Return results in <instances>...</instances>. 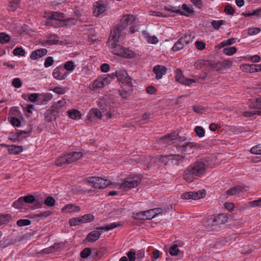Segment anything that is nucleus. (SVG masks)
Returning a JSON list of instances; mask_svg holds the SVG:
<instances>
[{
	"mask_svg": "<svg viewBox=\"0 0 261 261\" xmlns=\"http://www.w3.org/2000/svg\"><path fill=\"white\" fill-rule=\"evenodd\" d=\"M134 20L135 17L133 15H125L121 19L117 27L111 31L108 41V45L112 49L114 54L125 58H132L135 57L134 51L118 44L121 31L131 24Z\"/></svg>",
	"mask_w": 261,
	"mask_h": 261,
	"instance_id": "nucleus-1",
	"label": "nucleus"
},
{
	"mask_svg": "<svg viewBox=\"0 0 261 261\" xmlns=\"http://www.w3.org/2000/svg\"><path fill=\"white\" fill-rule=\"evenodd\" d=\"M207 165L202 160L191 163L184 171L182 178L188 182H192L199 177L203 176L206 171Z\"/></svg>",
	"mask_w": 261,
	"mask_h": 261,
	"instance_id": "nucleus-2",
	"label": "nucleus"
},
{
	"mask_svg": "<svg viewBox=\"0 0 261 261\" xmlns=\"http://www.w3.org/2000/svg\"><path fill=\"white\" fill-rule=\"evenodd\" d=\"M46 17H47L46 21L47 25L58 27L60 26L61 23L63 21L64 16L63 13L58 12H52L48 14Z\"/></svg>",
	"mask_w": 261,
	"mask_h": 261,
	"instance_id": "nucleus-3",
	"label": "nucleus"
},
{
	"mask_svg": "<svg viewBox=\"0 0 261 261\" xmlns=\"http://www.w3.org/2000/svg\"><path fill=\"white\" fill-rule=\"evenodd\" d=\"M140 182V179L139 177L130 176L124 178L120 185L119 189L123 190L131 189L138 186Z\"/></svg>",
	"mask_w": 261,
	"mask_h": 261,
	"instance_id": "nucleus-4",
	"label": "nucleus"
},
{
	"mask_svg": "<svg viewBox=\"0 0 261 261\" xmlns=\"http://www.w3.org/2000/svg\"><path fill=\"white\" fill-rule=\"evenodd\" d=\"M88 182L92 184L95 189H104L110 185V181L99 177L91 176L86 178Z\"/></svg>",
	"mask_w": 261,
	"mask_h": 261,
	"instance_id": "nucleus-5",
	"label": "nucleus"
},
{
	"mask_svg": "<svg viewBox=\"0 0 261 261\" xmlns=\"http://www.w3.org/2000/svg\"><path fill=\"white\" fill-rule=\"evenodd\" d=\"M192 41V38L191 34L186 33L175 43L172 49L174 51L181 50Z\"/></svg>",
	"mask_w": 261,
	"mask_h": 261,
	"instance_id": "nucleus-6",
	"label": "nucleus"
},
{
	"mask_svg": "<svg viewBox=\"0 0 261 261\" xmlns=\"http://www.w3.org/2000/svg\"><path fill=\"white\" fill-rule=\"evenodd\" d=\"M115 74L118 81L121 82L122 85H132V78L128 75L125 70H117Z\"/></svg>",
	"mask_w": 261,
	"mask_h": 261,
	"instance_id": "nucleus-7",
	"label": "nucleus"
},
{
	"mask_svg": "<svg viewBox=\"0 0 261 261\" xmlns=\"http://www.w3.org/2000/svg\"><path fill=\"white\" fill-rule=\"evenodd\" d=\"M175 79L176 81L185 85H190L191 83H196L194 79L186 78L180 69H177L176 71Z\"/></svg>",
	"mask_w": 261,
	"mask_h": 261,
	"instance_id": "nucleus-8",
	"label": "nucleus"
},
{
	"mask_svg": "<svg viewBox=\"0 0 261 261\" xmlns=\"http://www.w3.org/2000/svg\"><path fill=\"white\" fill-rule=\"evenodd\" d=\"M107 10V5L102 2H96L93 5V14L95 16H99Z\"/></svg>",
	"mask_w": 261,
	"mask_h": 261,
	"instance_id": "nucleus-9",
	"label": "nucleus"
},
{
	"mask_svg": "<svg viewBox=\"0 0 261 261\" xmlns=\"http://www.w3.org/2000/svg\"><path fill=\"white\" fill-rule=\"evenodd\" d=\"M121 89L118 92L120 95L124 99H127L133 93V88L132 85H122Z\"/></svg>",
	"mask_w": 261,
	"mask_h": 261,
	"instance_id": "nucleus-10",
	"label": "nucleus"
},
{
	"mask_svg": "<svg viewBox=\"0 0 261 261\" xmlns=\"http://www.w3.org/2000/svg\"><path fill=\"white\" fill-rule=\"evenodd\" d=\"M66 101L64 99L59 100L53 105L50 109L59 116L60 113H62L66 108Z\"/></svg>",
	"mask_w": 261,
	"mask_h": 261,
	"instance_id": "nucleus-11",
	"label": "nucleus"
},
{
	"mask_svg": "<svg viewBox=\"0 0 261 261\" xmlns=\"http://www.w3.org/2000/svg\"><path fill=\"white\" fill-rule=\"evenodd\" d=\"M53 76L56 80H63L66 77L67 73L62 66H59L53 70Z\"/></svg>",
	"mask_w": 261,
	"mask_h": 261,
	"instance_id": "nucleus-12",
	"label": "nucleus"
},
{
	"mask_svg": "<svg viewBox=\"0 0 261 261\" xmlns=\"http://www.w3.org/2000/svg\"><path fill=\"white\" fill-rule=\"evenodd\" d=\"M66 155L68 164H71L82 158L83 154L81 151H73L70 152Z\"/></svg>",
	"mask_w": 261,
	"mask_h": 261,
	"instance_id": "nucleus-13",
	"label": "nucleus"
},
{
	"mask_svg": "<svg viewBox=\"0 0 261 261\" xmlns=\"http://www.w3.org/2000/svg\"><path fill=\"white\" fill-rule=\"evenodd\" d=\"M47 53V50L46 48L38 49L32 52L30 58L33 60H37L46 55Z\"/></svg>",
	"mask_w": 261,
	"mask_h": 261,
	"instance_id": "nucleus-14",
	"label": "nucleus"
},
{
	"mask_svg": "<svg viewBox=\"0 0 261 261\" xmlns=\"http://www.w3.org/2000/svg\"><path fill=\"white\" fill-rule=\"evenodd\" d=\"M166 67L162 65H156L153 68V72L155 74L157 80L161 79L166 73Z\"/></svg>",
	"mask_w": 261,
	"mask_h": 261,
	"instance_id": "nucleus-15",
	"label": "nucleus"
},
{
	"mask_svg": "<svg viewBox=\"0 0 261 261\" xmlns=\"http://www.w3.org/2000/svg\"><path fill=\"white\" fill-rule=\"evenodd\" d=\"M198 145L193 142H188L185 145H178L177 146V149L178 151H180L182 153H188V149H192L193 148H197Z\"/></svg>",
	"mask_w": 261,
	"mask_h": 261,
	"instance_id": "nucleus-16",
	"label": "nucleus"
},
{
	"mask_svg": "<svg viewBox=\"0 0 261 261\" xmlns=\"http://www.w3.org/2000/svg\"><path fill=\"white\" fill-rule=\"evenodd\" d=\"M185 156L183 155L182 154H169L167 155L166 156H162V158H167L169 160H171L172 161H175V165L176 166L179 165V162L183 161L184 159H185Z\"/></svg>",
	"mask_w": 261,
	"mask_h": 261,
	"instance_id": "nucleus-17",
	"label": "nucleus"
},
{
	"mask_svg": "<svg viewBox=\"0 0 261 261\" xmlns=\"http://www.w3.org/2000/svg\"><path fill=\"white\" fill-rule=\"evenodd\" d=\"M80 207L73 204H68L65 205L62 209L63 212L65 213H72L80 211Z\"/></svg>",
	"mask_w": 261,
	"mask_h": 261,
	"instance_id": "nucleus-18",
	"label": "nucleus"
},
{
	"mask_svg": "<svg viewBox=\"0 0 261 261\" xmlns=\"http://www.w3.org/2000/svg\"><path fill=\"white\" fill-rule=\"evenodd\" d=\"M101 233L98 231L94 230L90 232L86 238L85 241L93 242L97 241L100 237Z\"/></svg>",
	"mask_w": 261,
	"mask_h": 261,
	"instance_id": "nucleus-19",
	"label": "nucleus"
},
{
	"mask_svg": "<svg viewBox=\"0 0 261 261\" xmlns=\"http://www.w3.org/2000/svg\"><path fill=\"white\" fill-rule=\"evenodd\" d=\"M39 103L41 105H46L53 98V95L50 93L39 94Z\"/></svg>",
	"mask_w": 261,
	"mask_h": 261,
	"instance_id": "nucleus-20",
	"label": "nucleus"
},
{
	"mask_svg": "<svg viewBox=\"0 0 261 261\" xmlns=\"http://www.w3.org/2000/svg\"><path fill=\"white\" fill-rule=\"evenodd\" d=\"M8 152L10 154H18L23 151V147L22 146H17L12 145L11 146H7Z\"/></svg>",
	"mask_w": 261,
	"mask_h": 261,
	"instance_id": "nucleus-21",
	"label": "nucleus"
},
{
	"mask_svg": "<svg viewBox=\"0 0 261 261\" xmlns=\"http://www.w3.org/2000/svg\"><path fill=\"white\" fill-rule=\"evenodd\" d=\"M171 135H173V132L168 134L164 137L159 139V143L160 144L171 145L174 144V141L171 140Z\"/></svg>",
	"mask_w": 261,
	"mask_h": 261,
	"instance_id": "nucleus-22",
	"label": "nucleus"
},
{
	"mask_svg": "<svg viewBox=\"0 0 261 261\" xmlns=\"http://www.w3.org/2000/svg\"><path fill=\"white\" fill-rule=\"evenodd\" d=\"M44 115L45 120L47 122L54 121L59 116L50 108L46 111Z\"/></svg>",
	"mask_w": 261,
	"mask_h": 261,
	"instance_id": "nucleus-23",
	"label": "nucleus"
},
{
	"mask_svg": "<svg viewBox=\"0 0 261 261\" xmlns=\"http://www.w3.org/2000/svg\"><path fill=\"white\" fill-rule=\"evenodd\" d=\"M228 217L224 214L217 216L214 219V222L216 225H221L227 222Z\"/></svg>",
	"mask_w": 261,
	"mask_h": 261,
	"instance_id": "nucleus-24",
	"label": "nucleus"
},
{
	"mask_svg": "<svg viewBox=\"0 0 261 261\" xmlns=\"http://www.w3.org/2000/svg\"><path fill=\"white\" fill-rule=\"evenodd\" d=\"M181 198L184 199H194L196 200L199 199L198 194L197 192L192 191L183 193L181 195Z\"/></svg>",
	"mask_w": 261,
	"mask_h": 261,
	"instance_id": "nucleus-25",
	"label": "nucleus"
},
{
	"mask_svg": "<svg viewBox=\"0 0 261 261\" xmlns=\"http://www.w3.org/2000/svg\"><path fill=\"white\" fill-rule=\"evenodd\" d=\"M103 82L100 77L98 78L95 80L92 85H90V88L92 90H95L96 88H102L104 87Z\"/></svg>",
	"mask_w": 261,
	"mask_h": 261,
	"instance_id": "nucleus-26",
	"label": "nucleus"
},
{
	"mask_svg": "<svg viewBox=\"0 0 261 261\" xmlns=\"http://www.w3.org/2000/svg\"><path fill=\"white\" fill-rule=\"evenodd\" d=\"M20 134L18 132L11 133L10 134L9 139L13 142H20L24 138V137L20 136Z\"/></svg>",
	"mask_w": 261,
	"mask_h": 261,
	"instance_id": "nucleus-27",
	"label": "nucleus"
},
{
	"mask_svg": "<svg viewBox=\"0 0 261 261\" xmlns=\"http://www.w3.org/2000/svg\"><path fill=\"white\" fill-rule=\"evenodd\" d=\"M186 140V137L184 136H179L178 134L176 132H174L173 135H171V140L174 141V143L184 142Z\"/></svg>",
	"mask_w": 261,
	"mask_h": 261,
	"instance_id": "nucleus-28",
	"label": "nucleus"
},
{
	"mask_svg": "<svg viewBox=\"0 0 261 261\" xmlns=\"http://www.w3.org/2000/svg\"><path fill=\"white\" fill-rule=\"evenodd\" d=\"M121 225V224L120 223H112L109 225H107L105 227H97L96 228L97 230H104L105 231H108L111 229H113L117 227L120 226Z\"/></svg>",
	"mask_w": 261,
	"mask_h": 261,
	"instance_id": "nucleus-29",
	"label": "nucleus"
},
{
	"mask_svg": "<svg viewBox=\"0 0 261 261\" xmlns=\"http://www.w3.org/2000/svg\"><path fill=\"white\" fill-rule=\"evenodd\" d=\"M69 117L73 119H78L81 117L80 112L77 110L73 109L67 112Z\"/></svg>",
	"mask_w": 261,
	"mask_h": 261,
	"instance_id": "nucleus-30",
	"label": "nucleus"
},
{
	"mask_svg": "<svg viewBox=\"0 0 261 261\" xmlns=\"http://www.w3.org/2000/svg\"><path fill=\"white\" fill-rule=\"evenodd\" d=\"M56 165L58 167L63 166L68 164L66 155L60 156L56 161Z\"/></svg>",
	"mask_w": 261,
	"mask_h": 261,
	"instance_id": "nucleus-31",
	"label": "nucleus"
},
{
	"mask_svg": "<svg viewBox=\"0 0 261 261\" xmlns=\"http://www.w3.org/2000/svg\"><path fill=\"white\" fill-rule=\"evenodd\" d=\"M107 249L105 247H102L98 249H93L94 255L99 258L101 257L107 252Z\"/></svg>",
	"mask_w": 261,
	"mask_h": 261,
	"instance_id": "nucleus-32",
	"label": "nucleus"
},
{
	"mask_svg": "<svg viewBox=\"0 0 261 261\" xmlns=\"http://www.w3.org/2000/svg\"><path fill=\"white\" fill-rule=\"evenodd\" d=\"M58 41L59 37L56 35L53 34L48 36L46 42L48 44L51 45L57 43Z\"/></svg>",
	"mask_w": 261,
	"mask_h": 261,
	"instance_id": "nucleus-33",
	"label": "nucleus"
},
{
	"mask_svg": "<svg viewBox=\"0 0 261 261\" xmlns=\"http://www.w3.org/2000/svg\"><path fill=\"white\" fill-rule=\"evenodd\" d=\"M11 219L12 217L10 214L0 215V225L8 223Z\"/></svg>",
	"mask_w": 261,
	"mask_h": 261,
	"instance_id": "nucleus-34",
	"label": "nucleus"
},
{
	"mask_svg": "<svg viewBox=\"0 0 261 261\" xmlns=\"http://www.w3.org/2000/svg\"><path fill=\"white\" fill-rule=\"evenodd\" d=\"M251 106L256 109H261V97L252 99Z\"/></svg>",
	"mask_w": 261,
	"mask_h": 261,
	"instance_id": "nucleus-35",
	"label": "nucleus"
},
{
	"mask_svg": "<svg viewBox=\"0 0 261 261\" xmlns=\"http://www.w3.org/2000/svg\"><path fill=\"white\" fill-rule=\"evenodd\" d=\"M133 217L136 219L139 220H147V217H146V213H145V211H141L138 213H134Z\"/></svg>",
	"mask_w": 261,
	"mask_h": 261,
	"instance_id": "nucleus-36",
	"label": "nucleus"
},
{
	"mask_svg": "<svg viewBox=\"0 0 261 261\" xmlns=\"http://www.w3.org/2000/svg\"><path fill=\"white\" fill-rule=\"evenodd\" d=\"M143 34L144 35H146V37L148 38L147 42L148 43L151 44H156L158 42L159 40L156 37L154 36L149 37L148 34L146 31H143Z\"/></svg>",
	"mask_w": 261,
	"mask_h": 261,
	"instance_id": "nucleus-37",
	"label": "nucleus"
},
{
	"mask_svg": "<svg viewBox=\"0 0 261 261\" xmlns=\"http://www.w3.org/2000/svg\"><path fill=\"white\" fill-rule=\"evenodd\" d=\"M75 67V66L72 61H68L65 63L63 68L64 70L66 69L67 71H72L74 69Z\"/></svg>",
	"mask_w": 261,
	"mask_h": 261,
	"instance_id": "nucleus-38",
	"label": "nucleus"
},
{
	"mask_svg": "<svg viewBox=\"0 0 261 261\" xmlns=\"http://www.w3.org/2000/svg\"><path fill=\"white\" fill-rule=\"evenodd\" d=\"M236 38H231L228 40H224L223 42H222L220 44H219V46H220L219 47L220 48L223 47L226 45H231L236 42Z\"/></svg>",
	"mask_w": 261,
	"mask_h": 261,
	"instance_id": "nucleus-39",
	"label": "nucleus"
},
{
	"mask_svg": "<svg viewBox=\"0 0 261 261\" xmlns=\"http://www.w3.org/2000/svg\"><path fill=\"white\" fill-rule=\"evenodd\" d=\"M10 40V37L5 33H0V42L3 44L6 43Z\"/></svg>",
	"mask_w": 261,
	"mask_h": 261,
	"instance_id": "nucleus-40",
	"label": "nucleus"
},
{
	"mask_svg": "<svg viewBox=\"0 0 261 261\" xmlns=\"http://www.w3.org/2000/svg\"><path fill=\"white\" fill-rule=\"evenodd\" d=\"M59 247V244H55L54 245L50 246L49 248H45L43 250L42 252L45 254H48L51 252H54L57 250Z\"/></svg>",
	"mask_w": 261,
	"mask_h": 261,
	"instance_id": "nucleus-41",
	"label": "nucleus"
},
{
	"mask_svg": "<svg viewBox=\"0 0 261 261\" xmlns=\"http://www.w3.org/2000/svg\"><path fill=\"white\" fill-rule=\"evenodd\" d=\"M179 252V250L178 249V246L176 244L171 246L169 250V253L172 256L177 255Z\"/></svg>",
	"mask_w": 261,
	"mask_h": 261,
	"instance_id": "nucleus-42",
	"label": "nucleus"
},
{
	"mask_svg": "<svg viewBox=\"0 0 261 261\" xmlns=\"http://www.w3.org/2000/svg\"><path fill=\"white\" fill-rule=\"evenodd\" d=\"M24 203L23 199L22 197H21L13 203V206L17 208H21L23 206Z\"/></svg>",
	"mask_w": 261,
	"mask_h": 261,
	"instance_id": "nucleus-43",
	"label": "nucleus"
},
{
	"mask_svg": "<svg viewBox=\"0 0 261 261\" xmlns=\"http://www.w3.org/2000/svg\"><path fill=\"white\" fill-rule=\"evenodd\" d=\"M237 48L236 47H229L224 48L223 53L228 56H231L234 54L237 51Z\"/></svg>",
	"mask_w": 261,
	"mask_h": 261,
	"instance_id": "nucleus-44",
	"label": "nucleus"
},
{
	"mask_svg": "<svg viewBox=\"0 0 261 261\" xmlns=\"http://www.w3.org/2000/svg\"><path fill=\"white\" fill-rule=\"evenodd\" d=\"M254 115H261V111L253 110L251 111H245L243 113V115L245 117H251Z\"/></svg>",
	"mask_w": 261,
	"mask_h": 261,
	"instance_id": "nucleus-45",
	"label": "nucleus"
},
{
	"mask_svg": "<svg viewBox=\"0 0 261 261\" xmlns=\"http://www.w3.org/2000/svg\"><path fill=\"white\" fill-rule=\"evenodd\" d=\"M13 53L15 56H24L25 51L22 47H16L13 50Z\"/></svg>",
	"mask_w": 261,
	"mask_h": 261,
	"instance_id": "nucleus-46",
	"label": "nucleus"
},
{
	"mask_svg": "<svg viewBox=\"0 0 261 261\" xmlns=\"http://www.w3.org/2000/svg\"><path fill=\"white\" fill-rule=\"evenodd\" d=\"M90 114L93 115L98 119H101L102 116V112L97 109H92L90 110Z\"/></svg>",
	"mask_w": 261,
	"mask_h": 261,
	"instance_id": "nucleus-47",
	"label": "nucleus"
},
{
	"mask_svg": "<svg viewBox=\"0 0 261 261\" xmlns=\"http://www.w3.org/2000/svg\"><path fill=\"white\" fill-rule=\"evenodd\" d=\"M241 191L240 187H232L226 191V194L228 195H234L239 193Z\"/></svg>",
	"mask_w": 261,
	"mask_h": 261,
	"instance_id": "nucleus-48",
	"label": "nucleus"
},
{
	"mask_svg": "<svg viewBox=\"0 0 261 261\" xmlns=\"http://www.w3.org/2000/svg\"><path fill=\"white\" fill-rule=\"evenodd\" d=\"M91 253V249L90 248H85L80 253L81 257L83 258L88 257Z\"/></svg>",
	"mask_w": 261,
	"mask_h": 261,
	"instance_id": "nucleus-49",
	"label": "nucleus"
},
{
	"mask_svg": "<svg viewBox=\"0 0 261 261\" xmlns=\"http://www.w3.org/2000/svg\"><path fill=\"white\" fill-rule=\"evenodd\" d=\"M66 25H74L76 24L77 20L74 18H68L63 19V21Z\"/></svg>",
	"mask_w": 261,
	"mask_h": 261,
	"instance_id": "nucleus-50",
	"label": "nucleus"
},
{
	"mask_svg": "<svg viewBox=\"0 0 261 261\" xmlns=\"http://www.w3.org/2000/svg\"><path fill=\"white\" fill-rule=\"evenodd\" d=\"M195 132L197 135L200 138H201L204 136L205 131L203 127L201 126H197L195 128Z\"/></svg>",
	"mask_w": 261,
	"mask_h": 261,
	"instance_id": "nucleus-51",
	"label": "nucleus"
},
{
	"mask_svg": "<svg viewBox=\"0 0 261 261\" xmlns=\"http://www.w3.org/2000/svg\"><path fill=\"white\" fill-rule=\"evenodd\" d=\"M44 204L48 206H53L55 204V199L51 196H48L44 200Z\"/></svg>",
	"mask_w": 261,
	"mask_h": 261,
	"instance_id": "nucleus-52",
	"label": "nucleus"
},
{
	"mask_svg": "<svg viewBox=\"0 0 261 261\" xmlns=\"http://www.w3.org/2000/svg\"><path fill=\"white\" fill-rule=\"evenodd\" d=\"M232 64V61L230 60H224L221 63V68L222 69H227L231 67Z\"/></svg>",
	"mask_w": 261,
	"mask_h": 261,
	"instance_id": "nucleus-53",
	"label": "nucleus"
},
{
	"mask_svg": "<svg viewBox=\"0 0 261 261\" xmlns=\"http://www.w3.org/2000/svg\"><path fill=\"white\" fill-rule=\"evenodd\" d=\"M51 214L50 211H45L43 212L40 213L39 214H35L32 218H37L40 217L41 218H44L49 216Z\"/></svg>",
	"mask_w": 261,
	"mask_h": 261,
	"instance_id": "nucleus-54",
	"label": "nucleus"
},
{
	"mask_svg": "<svg viewBox=\"0 0 261 261\" xmlns=\"http://www.w3.org/2000/svg\"><path fill=\"white\" fill-rule=\"evenodd\" d=\"M84 223L89 222L93 221L94 219V217L91 214H86L82 217Z\"/></svg>",
	"mask_w": 261,
	"mask_h": 261,
	"instance_id": "nucleus-55",
	"label": "nucleus"
},
{
	"mask_svg": "<svg viewBox=\"0 0 261 261\" xmlns=\"http://www.w3.org/2000/svg\"><path fill=\"white\" fill-rule=\"evenodd\" d=\"M206 62L204 60H199L195 63V67L197 69H201L203 68L205 65Z\"/></svg>",
	"mask_w": 261,
	"mask_h": 261,
	"instance_id": "nucleus-56",
	"label": "nucleus"
},
{
	"mask_svg": "<svg viewBox=\"0 0 261 261\" xmlns=\"http://www.w3.org/2000/svg\"><path fill=\"white\" fill-rule=\"evenodd\" d=\"M16 224L20 227L28 226L31 224V221L29 219H20L17 221Z\"/></svg>",
	"mask_w": 261,
	"mask_h": 261,
	"instance_id": "nucleus-57",
	"label": "nucleus"
},
{
	"mask_svg": "<svg viewBox=\"0 0 261 261\" xmlns=\"http://www.w3.org/2000/svg\"><path fill=\"white\" fill-rule=\"evenodd\" d=\"M260 31L259 28H252L248 29L247 33L248 35L252 36L257 34Z\"/></svg>",
	"mask_w": 261,
	"mask_h": 261,
	"instance_id": "nucleus-58",
	"label": "nucleus"
},
{
	"mask_svg": "<svg viewBox=\"0 0 261 261\" xmlns=\"http://www.w3.org/2000/svg\"><path fill=\"white\" fill-rule=\"evenodd\" d=\"M224 12L227 14L233 15L235 13V10L230 5H228L225 6Z\"/></svg>",
	"mask_w": 261,
	"mask_h": 261,
	"instance_id": "nucleus-59",
	"label": "nucleus"
},
{
	"mask_svg": "<svg viewBox=\"0 0 261 261\" xmlns=\"http://www.w3.org/2000/svg\"><path fill=\"white\" fill-rule=\"evenodd\" d=\"M24 203H32L35 201V198L32 195H29L22 197Z\"/></svg>",
	"mask_w": 261,
	"mask_h": 261,
	"instance_id": "nucleus-60",
	"label": "nucleus"
},
{
	"mask_svg": "<svg viewBox=\"0 0 261 261\" xmlns=\"http://www.w3.org/2000/svg\"><path fill=\"white\" fill-rule=\"evenodd\" d=\"M250 151L253 154H261V144L252 147L250 149Z\"/></svg>",
	"mask_w": 261,
	"mask_h": 261,
	"instance_id": "nucleus-61",
	"label": "nucleus"
},
{
	"mask_svg": "<svg viewBox=\"0 0 261 261\" xmlns=\"http://www.w3.org/2000/svg\"><path fill=\"white\" fill-rule=\"evenodd\" d=\"M195 44V47L198 50H202L205 48V44L202 41L197 40Z\"/></svg>",
	"mask_w": 261,
	"mask_h": 261,
	"instance_id": "nucleus-62",
	"label": "nucleus"
},
{
	"mask_svg": "<svg viewBox=\"0 0 261 261\" xmlns=\"http://www.w3.org/2000/svg\"><path fill=\"white\" fill-rule=\"evenodd\" d=\"M54 62V60L53 58L51 57H48L45 59L44 66L46 68L49 67V66L53 65Z\"/></svg>",
	"mask_w": 261,
	"mask_h": 261,
	"instance_id": "nucleus-63",
	"label": "nucleus"
},
{
	"mask_svg": "<svg viewBox=\"0 0 261 261\" xmlns=\"http://www.w3.org/2000/svg\"><path fill=\"white\" fill-rule=\"evenodd\" d=\"M182 9L184 11V14L186 16H189V15L192 14L193 13V10L190 9L187 5L186 4H184L182 5Z\"/></svg>",
	"mask_w": 261,
	"mask_h": 261,
	"instance_id": "nucleus-64",
	"label": "nucleus"
}]
</instances>
